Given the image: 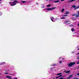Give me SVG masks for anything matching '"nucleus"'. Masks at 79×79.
I'll return each instance as SVG.
<instances>
[{
	"label": "nucleus",
	"instance_id": "a18cd8bd",
	"mask_svg": "<svg viewBox=\"0 0 79 79\" xmlns=\"http://www.w3.org/2000/svg\"><path fill=\"white\" fill-rule=\"evenodd\" d=\"M12 1H13V0H11Z\"/></svg>",
	"mask_w": 79,
	"mask_h": 79
},
{
	"label": "nucleus",
	"instance_id": "c9c22d12",
	"mask_svg": "<svg viewBox=\"0 0 79 79\" xmlns=\"http://www.w3.org/2000/svg\"><path fill=\"white\" fill-rule=\"evenodd\" d=\"M9 3H12V2H9Z\"/></svg>",
	"mask_w": 79,
	"mask_h": 79
},
{
	"label": "nucleus",
	"instance_id": "f03ea898",
	"mask_svg": "<svg viewBox=\"0 0 79 79\" xmlns=\"http://www.w3.org/2000/svg\"><path fill=\"white\" fill-rule=\"evenodd\" d=\"M16 2H18L17 1H14L13 2V4H12L11 5V6H14L15 5H16Z\"/></svg>",
	"mask_w": 79,
	"mask_h": 79
},
{
	"label": "nucleus",
	"instance_id": "7c9ffc66",
	"mask_svg": "<svg viewBox=\"0 0 79 79\" xmlns=\"http://www.w3.org/2000/svg\"><path fill=\"white\" fill-rule=\"evenodd\" d=\"M78 15L79 16V11L78 12Z\"/></svg>",
	"mask_w": 79,
	"mask_h": 79
},
{
	"label": "nucleus",
	"instance_id": "473e14b6",
	"mask_svg": "<svg viewBox=\"0 0 79 79\" xmlns=\"http://www.w3.org/2000/svg\"><path fill=\"white\" fill-rule=\"evenodd\" d=\"M77 55H79V53H78L77 54Z\"/></svg>",
	"mask_w": 79,
	"mask_h": 79
},
{
	"label": "nucleus",
	"instance_id": "39448f33",
	"mask_svg": "<svg viewBox=\"0 0 79 79\" xmlns=\"http://www.w3.org/2000/svg\"><path fill=\"white\" fill-rule=\"evenodd\" d=\"M65 15H68V14H69V12L66 11L65 13Z\"/></svg>",
	"mask_w": 79,
	"mask_h": 79
},
{
	"label": "nucleus",
	"instance_id": "37998d69",
	"mask_svg": "<svg viewBox=\"0 0 79 79\" xmlns=\"http://www.w3.org/2000/svg\"><path fill=\"white\" fill-rule=\"evenodd\" d=\"M47 0V1H48V0Z\"/></svg>",
	"mask_w": 79,
	"mask_h": 79
},
{
	"label": "nucleus",
	"instance_id": "e433bc0d",
	"mask_svg": "<svg viewBox=\"0 0 79 79\" xmlns=\"http://www.w3.org/2000/svg\"><path fill=\"white\" fill-rule=\"evenodd\" d=\"M77 59H79V57L77 58Z\"/></svg>",
	"mask_w": 79,
	"mask_h": 79
},
{
	"label": "nucleus",
	"instance_id": "c85d7f7f",
	"mask_svg": "<svg viewBox=\"0 0 79 79\" xmlns=\"http://www.w3.org/2000/svg\"><path fill=\"white\" fill-rule=\"evenodd\" d=\"M74 79H79L76 78H74Z\"/></svg>",
	"mask_w": 79,
	"mask_h": 79
},
{
	"label": "nucleus",
	"instance_id": "6e6552de",
	"mask_svg": "<svg viewBox=\"0 0 79 79\" xmlns=\"http://www.w3.org/2000/svg\"><path fill=\"white\" fill-rule=\"evenodd\" d=\"M72 7L73 8H76V6H75V5H73L72 6Z\"/></svg>",
	"mask_w": 79,
	"mask_h": 79
},
{
	"label": "nucleus",
	"instance_id": "20e7f679",
	"mask_svg": "<svg viewBox=\"0 0 79 79\" xmlns=\"http://www.w3.org/2000/svg\"><path fill=\"white\" fill-rule=\"evenodd\" d=\"M6 77L7 78H9V79H11V76H7Z\"/></svg>",
	"mask_w": 79,
	"mask_h": 79
},
{
	"label": "nucleus",
	"instance_id": "b1692460",
	"mask_svg": "<svg viewBox=\"0 0 79 79\" xmlns=\"http://www.w3.org/2000/svg\"><path fill=\"white\" fill-rule=\"evenodd\" d=\"M76 9H77V7H76V8L74 9V10H76Z\"/></svg>",
	"mask_w": 79,
	"mask_h": 79
},
{
	"label": "nucleus",
	"instance_id": "4c0bfd02",
	"mask_svg": "<svg viewBox=\"0 0 79 79\" xmlns=\"http://www.w3.org/2000/svg\"><path fill=\"white\" fill-rule=\"evenodd\" d=\"M64 72H66V71H64Z\"/></svg>",
	"mask_w": 79,
	"mask_h": 79
},
{
	"label": "nucleus",
	"instance_id": "f8f14e48",
	"mask_svg": "<svg viewBox=\"0 0 79 79\" xmlns=\"http://www.w3.org/2000/svg\"><path fill=\"white\" fill-rule=\"evenodd\" d=\"M62 74V73H58V74H57V75H61V74Z\"/></svg>",
	"mask_w": 79,
	"mask_h": 79
},
{
	"label": "nucleus",
	"instance_id": "2f4dec72",
	"mask_svg": "<svg viewBox=\"0 0 79 79\" xmlns=\"http://www.w3.org/2000/svg\"><path fill=\"white\" fill-rule=\"evenodd\" d=\"M58 77H58H58H56V78H58Z\"/></svg>",
	"mask_w": 79,
	"mask_h": 79
},
{
	"label": "nucleus",
	"instance_id": "5701e85b",
	"mask_svg": "<svg viewBox=\"0 0 79 79\" xmlns=\"http://www.w3.org/2000/svg\"><path fill=\"white\" fill-rule=\"evenodd\" d=\"M70 78H71V77H69V76L68 77V79H70Z\"/></svg>",
	"mask_w": 79,
	"mask_h": 79
},
{
	"label": "nucleus",
	"instance_id": "7ed1b4c3",
	"mask_svg": "<svg viewBox=\"0 0 79 79\" xmlns=\"http://www.w3.org/2000/svg\"><path fill=\"white\" fill-rule=\"evenodd\" d=\"M55 8H56V7H54L53 8H48L46 9V10H48V11H50L51 10H52L53 9H54Z\"/></svg>",
	"mask_w": 79,
	"mask_h": 79
},
{
	"label": "nucleus",
	"instance_id": "9b49d317",
	"mask_svg": "<svg viewBox=\"0 0 79 79\" xmlns=\"http://www.w3.org/2000/svg\"><path fill=\"white\" fill-rule=\"evenodd\" d=\"M75 16L76 18H78V17H79V15H76Z\"/></svg>",
	"mask_w": 79,
	"mask_h": 79
},
{
	"label": "nucleus",
	"instance_id": "bb28decb",
	"mask_svg": "<svg viewBox=\"0 0 79 79\" xmlns=\"http://www.w3.org/2000/svg\"><path fill=\"white\" fill-rule=\"evenodd\" d=\"M77 64H79V62H78L77 63Z\"/></svg>",
	"mask_w": 79,
	"mask_h": 79
},
{
	"label": "nucleus",
	"instance_id": "c03bdc74",
	"mask_svg": "<svg viewBox=\"0 0 79 79\" xmlns=\"http://www.w3.org/2000/svg\"><path fill=\"white\" fill-rule=\"evenodd\" d=\"M78 68H79V67H78Z\"/></svg>",
	"mask_w": 79,
	"mask_h": 79
},
{
	"label": "nucleus",
	"instance_id": "a19ab883",
	"mask_svg": "<svg viewBox=\"0 0 79 79\" xmlns=\"http://www.w3.org/2000/svg\"><path fill=\"white\" fill-rule=\"evenodd\" d=\"M45 7L44 6L43 7V8H44Z\"/></svg>",
	"mask_w": 79,
	"mask_h": 79
},
{
	"label": "nucleus",
	"instance_id": "de8ad7c7",
	"mask_svg": "<svg viewBox=\"0 0 79 79\" xmlns=\"http://www.w3.org/2000/svg\"><path fill=\"white\" fill-rule=\"evenodd\" d=\"M63 77H64V76H63Z\"/></svg>",
	"mask_w": 79,
	"mask_h": 79
},
{
	"label": "nucleus",
	"instance_id": "79ce46f5",
	"mask_svg": "<svg viewBox=\"0 0 79 79\" xmlns=\"http://www.w3.org/2000/svg\"><path fill=\"white\" fill-rule=\"evenodd\" d=\"M50 0V1H52V0Z\"/></svg>",
	"mask_w": 79,
	"mask_h": 79
},
{
	"label": "nucleus",
	"instance_id": "58836bf2",
	"mask_svg": "<svg viewBox=\"0 0 79 79\" xmlns=\"http://www.w3.org/2000/svg\"><path fill=\"white\" fill-rule=\"evenodd\" d=\"M78 50H79V48L78 49Z\"/></svg>",
	"mask_w": 79,
	"mask_h": 79
},
{
	"label": "nucleus",
	"instance_id": "f3484780",
	"mask_svg": "<svg viewBox=\"0 0 79 79\" xmlns=\"http://www.w3.org/2000/svg\"><path fill=\"white\" fill-rule=\"evenodd\" d=\"M47 6L48 7H49V6H51V5H47Z\"/></svg>",
	"mask_w": 79,
	"mask_h": 79
},
{
	"label": "nucleus",
	"instance_id": "a211bd4d",
	"mask_svg": "<svg viewBox=\"0 0 79 79\" xmlns=\"http://www.w3.org/2000/svg\"><path fill=\"white\" fill-rule=\"evenodd\" d=\"M61 19H65V17H61Z\"/></svg>",
	"mask_w": 79,
	"mask_h": 79
},
{
	"label": "nucleus",
	"instance_id": "4468645a",
	"mask_svg": "<svg viewBox=\"0 0 79 79\" xmlns=\"http://www.w3.org/2000/svg\"><path fill=\"white\" fill-rule=\"evenodd\" d=\"M73 77V75H70L69 76V77H70V78H71Z\"/></svg>",
	"mask_w": 79,
	"mask_h": 79
},
{
	"label": "nucleus",
	"instance_id": "412c9836",
	"mask_svg": "<svg viewBox=\"0 0 79 79\" xmlns=\"http://www.w3.org/2000/svg\"><path fill=\"white\" fill-rule=\"evenodd\" d=\"M62 63V62H61V61L59 62L60 63Z\"/></svg>",
	"mask_w": 79,
	"mask_h": 79
},
{
	"label": "nucleus",
	"instance_id": "f704fd0d",
	"mask_svg": "<svg viewBox=\"0 0 79 79\" xmlns=\"http://www.w3.org/2000/svg\"><path fill=\"white\" fill-rule=\"evenodd\" d=\"M14 79H18V78H15Z\"/></svg>",
	"mask_w": 79,
	"mask_h": 79
},
{
	"label": "nucleus",
	"instance_id": "a878e982",
	"mask_svg": "<svg viewBox=\"0 0 79 79\" xmlns=\"http://www.w3.org/2000/svg\"><path fill=\"white\" fill-rule=\"evenodd\" d=\"M5 74H8V73H6Z\"/></svg>",
	"mask_w": 79,
	"mask_h": 79
},
{
	"label": "nucleus",
	"instance_id": "2eb2a0df",
	"mask_svg": "<svg viewBox=\"0 0 79 79\" xmlns=\"http://www.w3.org/2000/svg\"><path fill=\"white\" fill-rule=\"evenodd\" d=\"M64 9H63L62 10V12H63L64 11Z\"/></svg>",
	"mask_w": 79,
	"mask_h": 79
},
{
	"label": "nucleus",
	"instance_id": "ddd939ff",
	"mask_svg": "<svg viewBox=\"0 0 79 79\" xmlns=\"http://www.w3.org/2000/svg\"><path fill=\"white\" fill-rule=\"evenodd\" d=\"M22 2L23 3H26V1H22Z\"/></svg>",
	"mask_w": 79,
	"mask_h": 79
},
{
	"label": "nucleus",
	"instance_id": "72a5a7b5",
	"mask_svg": "<svg viewBox=\"0 0 79 79\" xmlns=\"http://www.w3.org/2000/svg\"><path fill=\"white\" fill-rule=\"evenodd\" d=\"M52 18L53 19H54V18H53V17H52Z\"/></svg>",
	"mask_w": 79,
	"mask_h": 79
},
{
	"label": "nucleus",
	"instance_id": "0eeeda50",
	"mask_svg": "<svg viewBox=\"0 0 79 79\" xmlns=\"http://www.w3.org/2000/svg\"><path fill=\"white\" fill-rule=\"evenodd\" d=\"M69 72H70V70L67 71L65 73H69Z\"/></svg>",
	"mask_w": 79,
	"mask_h": 79
},
{
	"label": "nucleus",
	"instance_id": "c756f323",
	"mask_svg": "<svg viewBox=\"0 0 79 79\" xmlns=\"http://www.w3.org/2000/svg\"><path fill=\"white\" fill-rule=\"evenodd\" d=\"M62 2L63 1H64V0H60Z\"/></svg>",
	"mask_w": 79,
	"mask_h": 79
},
{
	"label": "nucleus",
	"instance_id": "ea45409f",
	"mask_svg": "<svg viewBox=\"0 0 79 79\" xmlns=\"http://www.w3.org/2000/svg\"><path fill=\"white\" fill-rule=\"evenodd\" d=\"M78 26H79V23H78Z\"/></svg>",
	"mask_w": 79,
	"mask_h": 79
},
{
	"label": "nucleus",
	"instance_id": "1a4fd4ad",
	"mask_svg": "<svg viewBox=\"0 0 79 79\" xmlns=\"http://www.w3.org/2000/svg\"><path fill=\"white\" fill-rule=\"evenodd\" d=\"M71 31H72V32H73V31H74L75 30H74V28H73L71 29Z\"/></svg>",
	"mask_w": 79,
	"mask_h": 79
},
{
	"label": "nucleus",
	"instance_id": "f257e3e1",
	"mask_svg": "<svg viewBox=\"0 0 79 79\" xmlns=\"http://www.w3.org/2000/svg\"><path fill=\"white\" fill-rule=\"evenodd\" d=\"M75 62H71V63H69V64H68V65L69 67H71L72 66L75 64Z\"/></svg>",
	"mask_w": 79,
	"mask_h": 79
},
{
	"label": "nucleus",
	"instance_id": "423d86ee",
	"mask_svg": "<svg viewBox=\"0 0 79 79\" xmlns=\"http://www.w3.org/2000/svg\"><path fill=\"white\" fill-rule=\"evenodd\" d=\"M74 1H76V0H71L69 2H68V3H69V2H74Z\"/></svg>",
	"mask_w": 79,
	"mask_h": 79
},
{
	"label": "nucleus",
	"instance_id": "aec40b11",
	"mask_svg": "<svg viewBox=\"0 0 79 79\" xmlns=\"http://www.w3.org/2000/svg\"><path fill=\"white\" fill-rule=\"evenodd\" d=\"M79 8V6H78L77 7V8Z\"/></svg>",
	"mask_w": 79,
	"mask_h": 79
},
{
	"label": "nucleus",
	"instance_id": "6ab92c4d",
	"mask_svg": "<svg viewBox=\"0 0 79 79\" xmlns=\"http://www.w3.org/2000/svg\"><path fill=\"white\" fill-rule=\"evenodd\" d=\"M61 76H62V75H60L59 76H58L59 77H61Z\"/></svg>",
	"mask_w": 79,
	"mask_h": 79
},
{
	"label": "nucleus",
	"instance_id": "cd10ccee",
	"mask_svg": "<svg viewBox=\"0 0 79 79\" xmlns=\"http://www.w3.org/2000/svg\"><path fill=\"white\" fill-rule=\"evenodd\" d=\"M51 20H52V21H53V19H52V18H51Z\"/></svg>",
	"mask_w": 79,
	"mask_h": 79
},
{
	"label": "nucleus",
	"instance_id": "dca6fc26",
	"mask_svg": "<svg viewBox=\"0 0 79 79\" xmlns=\"http://www.w3.org/2000/svg\"><path fill=\"white\" fill-rule=\"evenodd\" d=\"M67 15H62V16L64 17V16H67Z\"/></svg>",
	"mask_w": 79,
	"mask_h": 79
},
{
	"label": "nucleus",
	"instance_id": "09e8293b",
	"mask_svg": "<svg viewBox=\"0 0 79 79\" xmlns=\"http://www.w3.org/2000/svg\"><path fill=\"white\" fill-rule=\"evenodd\" d=\"M0 1H1V0H0Z\"/></svg>",
	"mask_w": 79,
	"mask_h": 79
},
{
	"label": "nucleus",
	"instance_id": "49530a36",
	"mask_svg": "<svg viewBox=\"0 0 79 79\" xmlns=\"http://www.w3.org/2000/svg\"><path fill=\"white\" fill-rule=\"evenodd\" d=\"M0 74H1V73H0Z\"/></svg>",
	"mask_w": 79,
	"mask_h": 79
},
{
	"label": "nucleus",
	"instance_id": "4be33fe9",
	"mask_svg": "<svg viewBox=\"0 0 79 79\" xmlns=\"http://www.w3.org/2000/svg\"><path fill=\"white\" fill-rule=\"evenodd\" d=\"M77 75L78 76H79V73H77Z\"/></svg>",
	"mask_w": 79,
	"mask_h": 79
},
{
	"label": "nucleus",
	"instance_id": "9d476101",
	"mask_svg": "<svg viewBox=\"0 0 79 79\" xmlns=\"http://www.w3.org/2000/svg\"><path fill=\"white\" fill-rule=\"evenodd\" d=\"M54 3H58V2H60V1H57L54 2Z\"/></svg>",
	"mask_w": 79,
	"mask_h": 79
},
{
	"label": "nucleus",
	"instance_id": "393cba45",
	"mask_svg": "<svg viewBox=\"0 0 79 79\" xmlns=\"http://www.w3.org/2000/svg\"><path fill=\"white\" fill-rule=\"evenodd\" d=\"M75 16V14H74L73 15H72L73 16Z\"/></svg>",
	"mask_w": 79,
	"mask_h": 79
}]
</instances>
